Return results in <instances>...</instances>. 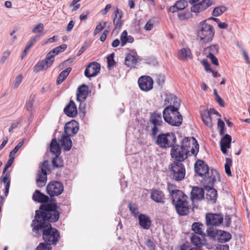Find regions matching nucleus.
I'll use <instances>...</instances> for the list:
<instances>
[{
    "instance_id": "obj_2",
    "label": "nucleus",
    "mask_w": 250,
    "mask_h": 250,
    "mask_svg": "<svg viewBox=\"0 0 250 250\" xmlns=\"http://www.w3.org/2000/svg\"><path fill=\"white\" fill-rule=\"evenodd\" d=\"M167 190L178 214L180 215L188 214L191 207L188 196L182 191L176 189L172 184H168Z\"/></svg>"
},
{
    "instance_id": "obj_62",
    "label": "nucleus",
    "mask_w": 250,
    "mask_h": 250,
    "mask_svg": "<svg viewBox=\"0 0 250 250\" xmlns=\"http://www.w3.org/2000/svg\"><path fill=\"white\" fill-rule=\"evenodd\" d=\"M202 63L204 65L205 69L207 72H210L212 69L210 68V64L208 62L207 60H203L202 61Z\"/></svg>"
},
{
    "instance_id": "obj_23",
    "label": "nucleus",
    "mask_w": 250,
    "mask_h": 250,
    "mask_svg": "<svg viewBox=\"0 0 250 250\" xmlns=\"http://www.w3.org/2000/svg\"><path fill=\"white\" fill-rule=\"evenodd\" d=\"M88 95V87L85 84L80 86L78 90L77 93V101L82 102H83L86 98Z\"/></svg>"
},
{
    "instance_id": "obj_54",
    "label": "nucleus",
    "mask_w": 250,
    "mask_h": 250,
    "mask_svg": "<svg viewBox=\"0 0 250 250\" xmlns=\"http://www.w3.org/2000/svg\"><path fill=\"white\" fill-rule=\"evenodd\" d=\"M24 144V141L22 140L10 152V157L14 155L18 151V150Z\"/></svg>"
},
{
    "instance_id": "obj_53",
    "label": "nucleus",
    "mask_w": 250,
    "mask_h": 250,
    "mask_svg": "<svg viewBox=\"0 0 250 250\" xmlns=\"http://www.w3.org/2000/svg\"><path fill=\"white\" fill-rule=\"evenodd\" d=\"M66 47L67 45L65 44H63L55 48L52 50L56 55H57L59 53L63 52L66 48Z\"/></svg>"
},
{
    "instance_id": "obj_18",
    "label": "nucleus",
    "mask_w": 250,
    "mask_h": 250,
    "mask_svg": "<svg viewBox=\"0 0 250 250\" xmlns=\"http://www.w3.org/2000/svg\"><path fill=\"white\" fill-rule=\"evenodd\" d=\"M204 190L201 188L194 187L192 188L191 192L190 199L193 202L195 201L202 200L204 197Z\"/></svg>"
},
{
    "instance_id": "obj_19",
    "label": "nucleus",
    "mask_w": 250,
    "mask_h": 250,
    "mask_svg": "<svg viewBox=\"0 0 250 250\" xmlns=\"http://www.w3.org/2000/svg\"><path fill=\"white\" fill-rule=\"evenodd\" d=\"M205 236V234L200 236L196 234H193L190 237L191 242L196 248H201L202 246L205 245L207 244Z\"/></svg>"
},
{
    "instance_id": "obj_10",
    "label": "nucleus",
    "mask_w": 250,
    "mask_h": 250,
    "mask_svg": "<svg viewBox=\"0 0 250 250\" xmlns=\"http://www.w3.org/2000/svg\"><path fill=\"white\" fill-rule=\"evenodd\" d=\"M170 154L172 158L180 162L187 158L188 149L184 148L181 146H175L172 147Z\"/></svg>"
},
{
    "instance_id": "obj_20",
    "label": "nucleus",
    "mask_w": 250,
    "mask_h": 250,
    "mask_svg": "<svg viewBox=\"0 0 250 250\" xmlns=\"http://www.w3.org/2000/svg\"><path fill=\"white\" fill-rule=\"evenodd\" d=\"M231 137L227 134H225L222 138L220 141L221 150L223 154L227 153V149L230 148L231 146Z\"/></svg>"
},
{
    "instance_id": "obj_14",
    "label": "nucleus",
    "mask_w": 250,
    "mask_h": 250,
    "mask_svg": "<svg viewBox=\"0 0 250 250\" xmlns=\"http://www.w3.org/2000/svg\"><path fill=\"white\" fill-rule=\"evenodd\" d=\"M195 172L200 176H205L207 179V175H209V168L208 166L202 160L197 161L194 164Z\"/></svg>"
},
{
    "instance_id": "obj_15",
    "label": "nucleus",
    "mask_w": 250,
    "mask_h": 250,
    "mask_svg": "<svg viewBox=\"0 0 250 250\" xmlns=\"http://www.w3.org/2000/svg\"><path fill=\"white\" fill-rule=\"evenodd\" d=\"M100 64L96 62L90 63L86 67L84 74L86 77L90 78L96 76L100 72Z\"/></svg>"
},
{
    "instance_id": "obj_7",
    "label": "nucleus",
    "mask_w": 250,
    "mask_h": 250,
    "mask_svg": "<svg viewBox=\"0 0 250 250\" xmlns=\"http://www.w3.org/2000/svg\"><path fill=\"white\" fill-rule=\"evenodd\" d=\"M43 230L42 238L44 240L48 242L49 244L56 245L60 237L58 231L55 229L51 227V226L45 227L43 229H40Z\"/></svg>"
},
{
    "instance_id": "obj_41",
    "label": "nucleus",
    "mask_w": 250,
    "mask_h": 250,
    "mask_svg": "<svg viewBox=\"0 0 250 250\" xmlns=\"http://www.w3.org/2000/svg\"><path fill=\"white\" fill-rule=\"evenodd\" d=\"M128 207L131 214L135 217H139V209L135 204L129 203Z\"/></svg>"
},
{
    "instance_id": "obj_40",
    "label": "nucleus",
    "mask_w": 250,
    "mask_h": 250,
    "mask_svg": "<svg viewBox=\"0 0 250 250\" xmlns=\"http://www.w3.org/2000/svg\"><path fill=\"white\" fill-rule=\"evenodd\" d=\"M71 69L72 68L71 67H68L62 71L57 78V83L59 84L62 83L67 77L71 71Z\"/></svg>"
},
{
    "instance_id": "obj_49",
    "label": "nucleus",
    "mask_w": 250,
    "mask_h": 250,
    "mask_svg": "<svg viewBox=\"0 0 250 250\" xmlns=\"http://www.w3.org/2000/svg\"><path fill=\"white\" fill-rule=\"evenodd\" d=\"M217 127L220 135H223L225 132V123L220 118L218 120Z\"/></svg>"
},
{
    "instance_id": "obj_6",
    "label": "nucleus",
    "mask_w": 250,
    "mask_h": 250,
    "mask_svg": "<svg viewBox=\"0 0 250 250\" xmlns=\"http://www.w3.org/2000/svg\"><path fill=\"white\" fill-rule=\"evenodd\" d=\"M176 136L173 133L161 134L156 138V144L161 148H167L175 143Z\"/></svg>"
},
{
    "instance_id": "obj_13",
    "label": "nucleus",
    "mask_w": 250,
    "mask_h": 250,
    "mask_svg": "<svg viewBox=\"0 0 250 250\" xmlns=\"http://www.w3.org/2000/svg\"><path fill=\"white\" fill-rule=\"evenodd\" d=\"M139 87L144 91H148L152 89L153 81L148 76H143L138 81Z\"/></svg>"
},
{
    "instance_id": "obj_60",
    "label": "nucleus",
    "mask_w": 250,
    "mask_h": 250,
    "mask_svg": "<svg viewBox=\"0 0 250 250\" xmlns=\"http://www.w3.org/2000/svg\"><path fill=\"white\" fill-rule=\"evenodd\" d=\"M207 57L210 59L211 60L212 64L217 66L219 64V62L218 61V59L217 58L214 56V55L210 54V55H208Z\"/></svg>"
},
{
    "instance_id": "obj_43",
    "label": "nucleus",
    "mask_w": 250,
    "mask_h": 250,
    "mask_svg": "<svg viewBox=\"0 0 250 250\" xmlns=\"http://www.w3.org/2000/svg\"><path fill=\"white\" fill-rule=\"evenodd\" d=\"M232 165V160L230 158H227L225 164V172L229 176H231L230 167Z\"/></svg>"
},
{
    "instance_id": "obj_48",
    "label": "nucleus",
    "mask_w": 250,
    "mask_h": 250,
    "mask_svg": "<svg viewBox=\"0 0 250 250\" xmlns=\"http://www.w3.org/2000/svg\"><path fill=\"white\" fill-rule=\"evenodd\" d=\"M41 37V35H36L32 37L30 40L28 42L27 46L31 48L38 41L40 40Z\"/></svg>"
},
{
    "instance_id": "obj_12",
    "label": "nucleus",
    "mask_w": 250,
    "mask_h": 250,
    "mask_svg": "<svg viewBox=\"0 0 250 250\" xmlns=\"http://www.w3.org/2000/svg\"><path fill=\"white\" fill-rule=\"evenodd\" d=\"M46 190L50 196H58L63 191V186L62 183L59 182H51L47 186Z\"/></svg>"
},
{
    "instance_id": "obj_39",
    "label": "nucleus",
    "mask_w": 250,
    "mask_h": 250,
    "mask_svg": "<svg viewBox=\"0 0 250 250\" xmlns=\"http://www.w3.org/2000/svg\"><path fill=\"white\" fill-rule=\"evenodd\" d=\"M204 225L199 222H194L192 225V230L196 233L197 235H202L205 234L203 233Z\"/></svg>"
},
{
    "instance_id": "obj_46",
    "label": "nucleus",
    "mask_w": 250,
    "mask_h": 250,
    "mask_svg": "<svg viewBox=\"0 0 250 250\" xmlns=\"http://www.w3.org/2000/svg\"><path fill=\"white\" fill-rule=\"evenodd\" d=\"M219 230L214 229L213 228H209L207 230V235L213 239H217L218 231Z\"/></svg>"
},
{
    "instance_id": "obj_42",
    "label": "nucleus",
    "mask_w": 250,
    "mask_h": 250,
    "mask_svg": "<svg viewBox=\"0 0 250 250\" xmlns=\"http://www.w3.org/2000/svg\"><path fill=\"white\" fill-rule=\"evenodd\" d=\"M227 10V8L224 6H220L215 7L213 11L212 15L215 17L220 16Z\"/></svg>"
},
{
    "instance_id": "obj_24",
    "label": "nucleus",
    "mask_w": 250,
    "mask_h": 250,
    "mask_svg": "<svg viewBox=\"0 0 250 250\" xmlns=\"http://www.w3.org/2000/svg\"><path fill=\"white\" fill-rule=\"evenodd\" d=\"M188 5V4L186 0H177L173 5L169 7V10L171 13H174L179 11L184 10Z\"/></svg>"
},
{
    "instance_id": "obj_32",
    "label": "nucleus",
    "mask_w": 250,
    "mask_h": 250,
    "mask_svg": "<svg viewBox=\"0 0 250 250\" xmlns=\"http://www.w3.org/2000/svg\"><path fill=\"white\" fill-rule=\"evenodd\" d=\"M51 62H48L45 60H43L38 62L34 67V71L39 72L42 70H46L51 65Z\"/></svg>"
},
{
    "instance_id": "obj_1",
    "label": "nucleus",
    "mask_w": 250,
    "mask_h": 250,
    "mask_svg": "<svg viewBox=\"0 0 250 250\" xmlns=\"http://www.w3.org/2000/svg\"><path fill=\"white\" fill-rule=\"evenodd\" d=\"M60 214L54 204H42L40 210H36L35 219L33 220L32 226L33 231L38 233L40 229L50 226L49 222H55L58 220Z\"/></svg>"
},
{
    "instance_id": "obj_3",
    "label": "nucleus",
    "mask_w": 250,
    "mask_h": 250,
    "mask_svg": "<svg viewBox=\"0 0 250 250\" xmlns=\"http://www.w3.org/2000/svg\"><path fill=\"white\" fill-rule=\"evenodd\" d=\"M163 117L165 121L172 126H179L183 121V117L177 107L167 106L163 111Z\"/></svg>"
},
{
    "instance_id": "obj_63",
    "label": "nucleus",
    "mask_w": 250,
    "mask_h": 250,
    "mask_svg": "<svg viewBox=\"0 0 250 250\" xmlns=\"http://www.w3.org/2000/svg\"><path fill=\"white\" fill-rule=\"evenodd\" d=\"M14 157H12V158H10L8 162L7 163L6 165H5V167L4 168V170H3V174H4V173L6 172L7 169L11 167V166L12 165L13 161H14Z\"/></svg>"
},
{
    "instance_id": "obj_21",
    "label": "nucleus",
    "mask_w": 250,
    "mask_h": 250,
    "mask_svg": "<svg viewBox=\"0 0 250 250\" xmlns=\"http://www.w3.org/2000/svg\"><path fill=\"white\" fill-rule=\"evenodd\" d=\"M78 129L77 124L75 122L67 123L64 126V133L66 136H70L75 134Z\"/></svg>"
},
{
    "instance_id": "obj_4",
    "label": "nucleus",
    "mask_w": 250,
    "mask_h": 250,
    "mask_svg": "<svg viewBox=\"0 0 250 250\" xmlns=\"http://www.w3.org/2000/svg\"><path fill=\"white\" fill-rule=\"evenodd\" d=\"M218 173L214 171H211V175L205 180L206 185L205 188L207 190V199L212 203H215L217 198V191L213 188Z\"/></svg>"
},
{
    "instance_id": "obj_16",
    "label": "nucleus",
    "mask_w": 250,
    "mask_h": 250,
    "mask_svg": "<svg viewBox=\"0 0 250 250\" xmlns=\"http://www.w3.org/2000/svg\"><path fill=\"white\" fill-rule=\"evenodd\" d=\"M223 221V217L219 214L208 213L206 215L207 226H218Z\"/></svg>"
},
{
    "instance_id": "obj_45",
    "label": "nucleus",
    "mask_w": 250,
    "mask_h": 250,
    "mask_svg": "<svg viewBox=\"0 0 250 250\" xmlns=\"http://www.w3.org/2000/svg\"><path fill=\"white\" fill-rule=\"evenodd\" d=\"M52 165L53 167L57 168L61 167L63 166V161L58 155H56L52 160Z\"/></svg>"
},
{
    "instance_id": "obj_61",
    "label": "nucleus",
    "mask_w": 250,
    "mask_h": 250,
    "mask_svg": "<svg viewBox=\"0 0 250 250\" xmlns=\"http://www.w3.org/2000/svg\"><path fill=\"white\" fill-rule=\"evenodd\" d=\"M3 177L1 178L2 179V182L3 184L6 183L8 181H10V173L9 172H5L4 174H3Z\"/></svg>"
},
{
    "instance_id": "obj_17",
    "label": "nucleus",
    "mask_w": 250,
    "mask_h": 250,
    "mask_svg": "<svg viewBox=\"0 0 250 250\" xmlns=\"http://www.w3.org/2000/svg\"><path fill=\"white\" fill-rule=\"evenodd\" d=\"M214 0H203L198 3L194 4L191 7V11L194 13H200L211 6Z\"/></svg>"
},
{
    "instance_id": "obj_47",
    "label": "nucleus",
    "mask_w": 250,
    "mask_h": 250,
    "mask_svg": "<svg viewBox=\"0 0 250 250\" xmlns=\"http://www.w3.org/2000/svg\"><path fill=\"white\" fill-rule=\"evenodd\" d=\"M106 24V22L104 21H101L96 26L94 31V35L95 36L100 32L103 30Z\"/></svg>"
},
{
    "instance_id": "obj_58",
    "label": "nucleus",
    "mask_w": 250,
    "mask_h": 250,
    "mask_svg": "<svg viewBox=\"0 0 250 250\" xmlns=\"http://www.w3.org/2000/svg\"><path fill=\"white\" fill-rule=\"evenodd\" d=\"M180 250H202L199 248H190L189 245L186 244L182 245L180 247Z\"/></svg>"
},
{
    "instance_id": "obj_55",
    "label": "nucleus",
    "mask_w": 250,
    "mask_h": 250,
    "mask_svg": "<svg viewBox=\"0 0 250 250\" xmlns=\"http://www.w3.org/2000/svg\"><path fill=\"white\" fill-rule=\"evenodd\" d=\"M114 53H112L109 56L107 57V61L108 63V66L109 67H112L115 64V61L114 60Z\"/></svg>"
},
{
    "instance_id": "obj_30",
    "label": "nucleus",
    "mask_w": 250,
    "mask_h": 250,
    "mask_svg": "<svg viewBox=\"0 0 250 250\" xmlns=\"http://www.w3.org/2000/svg\"><path fill=\"white\" fill-rule=\"evenodd\" d=\"M59 142L65 151L69 150L72 147V141L68 136L62 135Z\"/></svg>"
},
{
    "instance_id": "obj_25",
    "label": "nucleus",
    "mask_w": 250,
    "mask_h": 250,
    "mask_svg": "<svg viewBox=\"0 0 250 250\" xmlns=\"http://www.w3.org/2000/svg\"><path fill=\"white\" fill-rule=\"evenodd\" d=\"M115 17L113 19V23L115 26L114 30H120L123 24V21L122 20V12L121 11H120L118 8H116L115 11Z\"/></svg>"
},
{
    "instance_id": "obj_37",
    "label": "nucleus",
    "mask_w": 250,
    "mask_h": 250,
    "mask_svg": "<svg viewBox=\"0 0 250 250\" xmlns=\"http://www.w3.org/2000/svg\"><path fill=\"white\" fill-rule=\"evenodd\" d=\"M202 121L208 127L211 128L213 126L212 119L209 112L205 111L202 114Z\"/></svg>"
},
{
    "instance_id": "obj_28",
    "label": "nucleus",
    "mask_w": 250,
    "mask_h": 250,
    "mask_svg": "<svg viewBox=\"0 0 250 250\" xmlns=\"http://www.w3.org/2000/svg\"><path fill=\"white\" fill-rule=\"evenodd\" d=\"M33 200L38 203H46L48 202L49 198L47 196L41 192L39 190H36L33 193L32 196Z\"/></svg>"
},
{
    "instance_id": "obj_29",
    "label": "nucleus",
    "mask_w": 250,
    "mask_h": 250,
    "mask_svg": "<svg viewBox=\"0 0 250 250\" xmlns=\"http://www.w3.org/2000/svg\"><path fill=\"white\" fill-rule=\"evenodd\" d=\"M165 104H169V106L177 107L179 105L180 100L174 95L171 94H167L165 99Z\"/></svg>"
},
{
    "instance_id": "obj_26",
    "label": "nucleus",
    "mask_w": 250,
    "mask_h": 250,
    "mask_svg": "<svg viewBox=\"0 0 250 250\" xmlns=\"http://www.w3.org/2000/svg\"><path fill=\"white\" fill-rule=\"evenodd\" d=\"M139 225L144 229H149L151 221L148 216L141 214L138 217Z\"/></svg>"
},
{
    "instance_id": "obj_31",
    "label": "nucleus",
    "mask_w": 250,
    "mask_h": 250,
    "mask_svg": "<svg viewBox=\"0 0 250 250\" xmlns=\"http://www.w3.org/2000/svg\"><path fill=\"white\" fill-rule=\"evenodd\" d=\"M231 238V235L229 232L224 230L218 231L217 240L220 243H225L229 241Z\"/></svg>"
},
{
    "instance_id": "obj_56",
    "label": "nucleus",
    "mask_w": 250,
    "mask_h": 250,
    "mask_svg": "<svg viewBox=\"0 0 250 250\" xmlns=\"http://www.w3.org/2000/svg\"><path fill=\"white\" fill-rule=\"evenodd\" d=\"M22 80V76L21 74L19 75L17 77H16L14 82V87L15 88H17L21 83Z\"/></svg>"
},
{
    "instance_id": "obj_8",
    "label": "nucleus",
    "mask_w": 250,
    "mask_h": 250,
    "mask_svg": "<svg viewBox=\"0 0 250 250\" xmlns=\"http://www.w3.org/2000/svg\"><path fill=\"white\" fill-rule=\"evenodd\" d=\"M171 174L173 178L179 181L185 177L186 170L183 164L179 162H174L170 165Z\"/></svg>"
},
{
    "instance_id": "obj_22",
    "label": "nucleus",
    "mask_w": 250,
    "mask_h": 250,
    "mask_svg": "<svg viewBox=\"0 0 250 250\" xmlns=\"http://www.w3.org/2000/svg\"><path fill=\"white\" fill-rule=\"evenodd\" d=\"M64 113L68 116L74 117L77 114V109L75 103L70 101L64 108Z\"/></svg>"
},
{
    "instance_id": "obj_44",
    "label": "nucleus",
    "mask_w": 250,
    "mask_h": 250,
    "mask_svg": "<svg viewBox=\"0 0 250 250\" xmlns=\"http://www.w3.org/2000/svg\"><path fill=\"white\" fill-rule=\"evenodd\" d=\"M44 29V25L42 23L37 24L32 30L33 33H39L41 36L43 35V31Z\"/></svg>"
},
{
    "instance_id": "obj_33",
    "label": "nucleus",
    "mask_w": 250,
    "mask_h": 250,
    "mask_svg": "<svg viewBox=\"0 0 250 250\" xmlns=\"http://www.w3.org/2000/svg\"><path fill=\"white\" fill-rule=\"evenodd\" d=\"M180 59L187 61L192 58V54L188 48H183L181 49L178 53Z\"/></svg>"
},
{
    "instance_id": "obj_34",
    "label": "nucleus",
    "mask_w": 250,
    "mask_h": 250,
    "mask_svg": "<svg viewBox=\"0 0 250 250\" xmlns=\"http://www.w3.org/2000/svg\"><path fill=\"white\" fill-rule=\"evenodd\" d=\"M121 45L124 46L127 43H132L134 38L131 35H128L126 31H124L120 36Z\"/></svg>"
},
{
    "instance_id": "obj_5",
    "label": "nucleus",
    "mask_w": 250,
    "mask_h": 250,
    "mask_svg": "<svg viewBox=\"0 0 250 250\" xmlns=\"http://www.w3.org/2000/svg\"><path fill=\"white\" fill-rule=\"evenodd\" d=\"M201 27L197 33V39L203 43L211 42L214 36V31L212 25L205 24V21L200 22Z\"/></svg>"
},
{
    "instance_id": "obj_9",
    "label": "nucleus",
    "mask_w": 250,
    "mask_h": 250,
    "mask_svg": "<svg viewBox=\"0 0 250 250\" xmlns=\"http://www.w3.org/2000/svg\"><path fill=\"white\" fill-rule=\"evenodd\" d=\"M49 164L47 161H43L40 166V172L38 175L37 185L38 187H43L47 181V171L49 170Z\"/></svg>"
},
{
    "instance_id": "obj_64",
    "label": "nucleus",
    "mask_w": 250,
    "mask_h": 250,
    "mask_svg": "<svg viewBox=\"0 0 250 250\" xmlns=\"http://www.w3.org/2000/svg\"><path fill=\"white\" fill-rule=\"evenodd\" d=\"M20 122H21V121L20 120L16 121L13 122L11 124L10 127H9V128L8 129L9 132H11L13 129L18 127V125L20 124Z\"/></svg>"
},
{
    "instance_id": "obj_35",
    "label": "nucleus",
    "mask_w": 250,
    "mask_h": 250,
    "mask_svg": "<svg viewBox=\"0 0 250 250\" xmlns=\"http://www.w3.org/2000/svg\"><path fill=\"white\" fill-rule=\"evenodd\" d=\"M150 121L154 126L161 125L163 124V121L161 113L153 112L151 115Z\"/></svg>"
},
{
    "instance_id": "obj_50",
    "label": "nucleus",
    "mask_w": 250,
    "mask_h": 250,
    "mask_svg": "<svg viewBox=\"0 0 250 250\" xmlns=\"http://www.w3.org/2000/svg\"><path fill=\"white\" fill-rule=\"evenodd\" d=\"M206 50L208 52V55L210 54H214L218 53L219 50V46L217 44L211 45L206 48Z\"/></svg>"
},
{
    "instance_id": "obj_52",
    "label": "nucleus",
    "mask_w": 250,
    "mask_h": 250,
    "mask_svg": "<svg viewBox=\"0 0 250 250\" xmlns=\"http://www.w3.org/2000/svg\"><path fill=\"white\" fill-rule=\"evenodd\" d=\"M11 54V51L9 50H7L2 54L0 59V62L1 63H4L9 58Z\"/></svg>"
},
{
    "instance_id": "obj_57",
    "label": "nucleus",
    "mask_w": 250,
    "mask_h": 250,
    "mask_svg": "<svg viewBox=\"0 0 250 250\" xmlns=\"http://www.w3.org/2000/svg\"><path fill=\"white\" fill-rule=\"evenodd\" d=\"M33 99L30 98L26 104V108L28 111L30 112L32 111V110H33Z\"/></svg>"
},
{
    "instance_id": "obj_36",
    "label": "nucleus",
    "mask_w": 250,
    "mask_h": 250,
    "mask_svg": "<svg viewBox=\"0 0 250 250\" xmlns=\"http://www.w3.org/2000/svg\"><path fill=\"white\" fill-rule=\"evenodd\" d=\"M164 195L159 190H153L151 192V197L152 200L157 203H164Z\"/></svg>"
},
{
    "instance_id": "obj_38",
    "label": "nucleus",
    "mask_w": 250,
    "mask_h": 250,
    "mask_svg": "<svg viewBox=\"0 0 250 250\" xmlns=\"http://www.w3.org/2000/svg\"><path fill=\"white\" fill-rule=\"evenodd\" d=\"M50 150L56 155H59L61 153V148L59 144L58 143L55 138L52 139L50 143Z\"/></svg>"
},
{
    "instance_id": "obj_59",
    "label": "nucleus",
    "mask_w": 250,
    "mask_h": 250,
    "mask_svg": "<svg viewBox=\"0 0 250 250\" xmlns=\"http://www.w3.org/2000/svg\"><path fill=\"white\" fill-rule=\"evenodd\" d=\"M55 55L56 54H55V53L53 52V51L52 50L47 54L45 60L47 61L48 62L51 61V64H52L54 62V58Z\"/></svg>"
},
{
    "instance_id": "obj_11",
    "label": "nucleus",
    "mask_w": 250,
    "mask_h": 250,
    "mask_svg": "<svg viewBox=\"0 0 250 250\" xmlns=\"http://www.w3.org/2000/svg\"><path fill=\"white\" fill-rule=\"evenodd\" d=\"M182 147L188 149V153L191 148V152L194 155H196L199 151V145L196 140L194 137L185 138L182 141Z\"/></svg>"
},
{
    "instance_id": "obj_51",
    "label": "nucleus",
    "mask_w": 250,
    "mask_h": 250,
    "mask_svg": "<svg viewBox=\"0 0 250 250\" xmlns=\"http://www.w3.org/2000/svg\"><path fill=\"white\" fill-rule=\"evenodd\" d=\"M52 247L50 244L45 243H41L37 247L36 250H51Z\"/></svg>"
},
{
    "instance_id": "obj_27",
    "label": "nucleus",
    "mask_w": 250,
    "mask_h": 250,
    "mask_svg": "<svg viewBox=\"0 0 250 250\" xmlns=\"http://www.w3.org/2000/svg\"><path fill=\"white\" fill-rule=\"evenodd\" d=\"M136 55L128 54L125 60V64L129 67L135 68L138 62Z\"/></svg>"
}]
</instances>
